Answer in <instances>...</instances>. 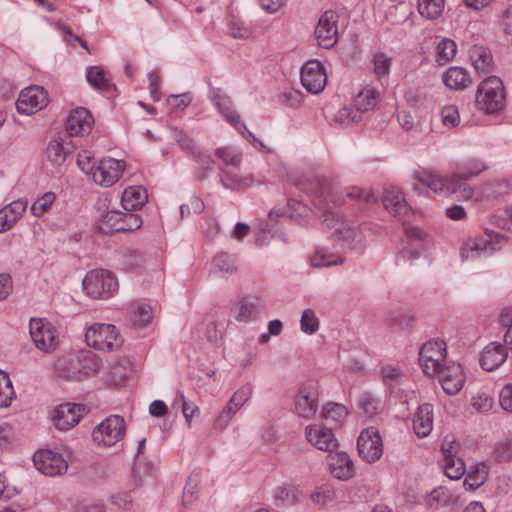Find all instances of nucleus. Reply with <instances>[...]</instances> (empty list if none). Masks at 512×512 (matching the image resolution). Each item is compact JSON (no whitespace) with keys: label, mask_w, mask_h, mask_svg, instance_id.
<instances>
[{"label":"nucleus","mask_w":512,"mask_h":512,"mask_svg":"<svg viewBox=\"0 0 512 512\" xmlns=\"http://www.w3.org/2000/svg\"><path fill=\"white\" fill-rule=\"evenodd\" d=\"M477 107L487 114H495L505 107V91L502 80L496 76L484 79L477 88Z\"/></svg>","instance_id":"obj_1"},{"label":"nucleus","mask_w":512,"mask_h":512,"mask_svg":"<svg viewBox=\"0 0 512 512\" xmlns=\"http://www.w3.org/2000/svg\"><path fill=\"white\" fill-rule=\"evenodd\" d=\"M379 94L376 90L365 88L361 90L355 97L352 106H346L340 109L336 115V122L342 125L350 123H358L362 121L363 114L368 113L376 107Z\"/></svg>","instance_id":"obj_2"},{"label":"nucleus","mask_w":512,"mask_h":512,"mask_svg":"<svg viewBox=\"0 0 512 512\" xmlns=\"http://www.w3.org/2000/svg\"><path fill=\"white\" fill-rule=\"evenodd\" d=\"M85 340L90 347L107 352L113 351L123 344L118 329L112 324H93L87 329Z\"/></svg>","instance_id":"obj_3"},{"label":"nucleus","mask_w":512,"mask_h":512,"mask_svg":"<svg viewBox=\"0 0 512 512\" xmlns=\"http://www.w3.org/2000/svg\"><path fill=\"white\" fill-rule=\"evenodd\" d=\"M505 242L506 239L504 236L494 232H486L483 235L469 238L463 244L460 253L463 259H475L488 256L500 250Z\"/></svg>","instance_id":"obj_4"},{"label":"nucleus","mask_w":512,"mask_h":512,"mask_svg":"<svg viewBox=\"0 0 512 512\" xmlns=\"http://www.w3.org/2000/svg\"><path fill=\"white\" fill-rule=\"evenodd\" d=\"M447 348L443 340H430L423 344L419 353V362L425 374L430 377L444 368L446 360Z\"/></svg>","instance_id":"obj_5"},{"label":"nucleus","mask_w":512,"mask_h":512,"mask_svg":"<svg viewBox=\"0 0 512 512\" xmlns=\"http://www.w3.org/2000/svg\"><path fill=\"white\" fill-rule=\"evenodd\" d=\"M82 284L87 295L93 298H108L118 288L117 280L112 273L104 269L89 271Z\"/></svg>","instance_id":"obj_6"},{"label":"nucleus","mask_w":512,"mask_h":512,"mask_svg":"<svg viewBox=\"0 0 512 512\" xmlns=\"http://www.w3.org/2000/svg\"><path fill=\"white\" fill-rule=\"evenodd\" d=\"M124 419L118 415H111L98 424L92 433L94 442L103 446H113L125 435Z\"/></svg>","instance_id":"obj_7"},{"label":"nucleus","mask_w":512,"mask_h":512,"mask_svg":"<svg viewBox=\"0 0 512 512\" xmlns=\"http://www.w3.org/2000/svg\"><path fill=\"white\" fill-rule=\"evenodd\" d=\"M125 169V161L104 157L96 163L92 178L95 184L101 187H111L120 180Z\"/></svg>","instance_id":"obj_8"},{"label":"nucleus","mask_w":512,"mask_h":512,"mask_svg":"<svg viewBox=\"0 0 512 512\" xmlns=\"http://www.w3.org/2000/svg\"><path fill=\"white\" fill-rule=\"evenodd\" d=\"M319 406V391L315 382L309 381L299 387L294 400L295 413L303 418L312 419Z\"/></svg>","instance_id":"obj_9"},{"label":"nucleus","mask_w":512,"mask_h":512,"mask_svg":"<svg viewBox=\"0 0 512 512\" xmlns=\"http://www.w3.org/2000/svg\"><path fill=\"white\" fill-rule=\"evenodd\" d=\"M215 104L225 119L241 133V135L260 151H268L266 145L259 140L251 131L248 130L245 123L240 120V115L232 109L231 102L227 97L218 96Z\"/></svg>","instance_id":"obj_10"},{"label":"nucleus","mask_w":512,"mask_h":512,"mask_svg":"<svg viewBox=\"0 0 512 512\" xmlns=\"http://www.w3.org/2000/svg\"><path fill=\"white\" fill-rule=\"evenodd\" d=\"M359 456L368 463L380 459L383 453V445L378 430L369 427L361 432L357 439Z\"/></svg>","instance_id":"obj_11"},{"label":"nucleus","mask_w":512,"mask_h":512,"mask_svg":"<svg viewBox=\"0 0 512 512\" xmlns=\"http://www.w3.org/2000/svg\"><path fill=\"white\" fill-rule=\"evenodd\" d=\"M33 462L39 472L50 477L62 475L68 468L63 456L51 450H38L33 456Z\"/></svg>","instance_id":"obj_12"},{"label":"nucleus","mask_w":512,"mask_h":512,"mask_svg":"<svg viewBox=\"0 0 512 512\" xmlns=\"http://www.w3.org/2000/svg\"><path fill=\"white\" fill-rule=\"evenodd\" d=\"M338 15L332 10L325 11L319 18L314 34L318 45L329 49L333 47L338 40Z\"/></svg>","instance_id":"obj_13"},{"label":"nucleus","mask_w":512,"mask_h":512,"mask_svg":"<svg viewBox=\"0 0 512 512\" xmlns=\"http://www.w3.org/2000/svg\"><path fill=\"white\" fill-rule=\"evenodd\" d=\"M321 209H323L324 227L331 230L333 237L342 240L344 244L351 245L356 236L355 229L347 224L330 206L327 205L321 207Z\"/></svg>","instance_id":"obj_14"},{"label":"nucleus","mask_w":512,"mask_h":512,"mask_svg":"<svg viewBox=\"0 0 512 512\" xmlns=\"http://www.w3.org/2000/svg\"><path fill=\"white\" fill-rule=\"evenodd\" d=\"M301 83L312 94L322 92L327 84V74L318 60H309L301 68Z\"/></svg>","instance_id":"obj_15"},{"label":"nucleus","mask_w":512,"mask_h":512,"mask_svg":"<svg viewBox=\"0 0 512 512\" xmlns=\"http://www.w3.org/2000/svg\"><path fill=\"white\" fill-rule=\"evenodd\" d=\"M48 104L47 92L41 86H30L23 89L16 102L20 114L30 115Z\"/></svg>","instance_id":"obj_16"},{"label":"nucleus","mask_w":512,"mask_h":512,"mask_svg":"<svg viewBox=\"0 0 512 512\" xmlns=\"http://www.w3.org/2000/svg\"><path fill=\"white\" fill-rule=\"evenodd\" d=\"M29 329L31 338L39 350L49 353L56 348L55 332L50 323L43 319H31Z\"/></svg>","instance_id":"obj_17"},{"label":"nucleus","mask_w":512,"mask_h":512,"mask_svg":"<svg viewBox=\"0 0 512 512\" xmlns=\"http://www.w3.org/2000/svg\"><path fill=\"white\" fill-rule=\"evenodd\" d=\"M405 234L408 240V245L401 249L398 253L397 261L405 263L417 259L425 248L427 234L420 228L413 226H405Z\"/></svg>","instance_id":"obj_18"},{"label":"nucleus","mask_w":512,"mask_h":512,"mask_svg":"<svg viewBox=\"0 0 512 512\" xmlns=\"http://www.w3.org/2000/svg\"><path fill=\"white\" fill-rule=\"evenodd\" d=\"M436 376L443 390L449 395H456L462 389L465 383V374L459 363L449 361L445 363Z\"/></svg>","instance_id":"obj_19"},{"label":"nucleus","mask_w":512,"mask_h":512,"mask_svg":"<svg viewBox=\"0 0 512 512\" xmlns=\"http://www.w3.org/2000/svg\"><path fill=\"white\" fill-rule=\"evenodd\" d=\"M88 411L84 404L64 403L55 409L53 421L57 429L67 430L75 426Z\"/></svg>","instance_id":"obj_20"},{"label":"nucleus","mask_w":512,"mask_h":512,"mask_svg":"<svg viewBox=\"0 0 512 512\" xmlns=\"http://www.w3.org/2000/svg\"><path fill=\"white\" fill-rule=\"evenodd\" d=\"M305 437L315 448L328 453L334 451L338 446L332 428L326 425L312 424L306 426Z\"/></svg>","instance_id":"obj_21"},{"label":"nucleus","mask_w":512,"mask_h":512,"mask_svg":"<svg viewBox=\"0 0 512 512\" xmlns=\"http://www.w3.org/2000/svg\"><path fill=\"white\" fill-rule=\"evenodd\" d=\"M70 363L79 366V369H66L64 377L70 380H82L84 377L95 375L100 368L96 354L87 351L78 357L70 358Z\"/></svg>","instance_id":"obj_22"},{"label":"nucleus","mask_w":512,"mask_h":512,"mask_svg":"<svg viewBox=\"0 0 512 512\" xmlns=\"http://www.w3.org/2000/svg\"><path fill=\"white\" fill-rule=\"evenodd\" d=\"M94 123L91 113L82 107L72 110L66 120L65 130L70 137L88 134Z\"/></svg>","instance_id":"obj_23"},{"label":"nucleus","mask_w":512,"mask_h":512,"mask_svg":"<svg viewBox=\"0 0 512 512\" xmlns=\"http://www.w3.org/2000/svg\"><path fill=\"white\" fill-rule=\"evenodd\" d=\"M327 462L331 474L339 480H348L355 474L354 464L346 452H329Z\"/></svg>","instance_id":"obj_24"},{"label":"nucleus","mask_w":512,"mask_h":512,"mask_svg":"<svg viewBox=\"0 0 512 512\" xmlns=\"http://www.w3.org/2000/svg\"><path fill=\"white\" fill-rule=\"evenodd\" d=\"M508 352L505 346L492 342L480 354V364L483 369L493 371L507 359Z\"/></svg>","instance_id":"obj_25"},{"label":"nucleus","mask_w":512,"mask_h":512,"mask_svg":"<svg viewBox=\"0 0 512 512\" xmlns=\"http://www.w3.org/2000/svg\"><path fill=\"white\" fill-rule=\"evenodd\" d=\"M433 428V407L425 403L418 407L413 417V429L419 438L428 436Z\"/></svg>","instance_id":"obj_26"},{"label":"nucleus","mask_w":512,"mask_h":512,"mask_svg":"<svg viewBox=\"0 0 512 512\" xmlns=\"http://www.w3.org/2000/svg\"><path fill=\"white\" fill-rule=\"evenodd\" d=\"M383 204L386 210L395 217L402 218L408 212V207L401 191L393 186L386 187L383 193Z\"/></svg>","instance_id":"obj_27"},{"label":"nucleus","mask_w":512,"mask_h":512,"mask_svg":"<svg viewBox=\"0 0 512 512\" xmlns=\"http://www.w3.org/2000/svg\"><path fill=\"white\" fill-rule=\"evenodd\" d=\"M26 206V202L17 200L0 210V232L10 230L21 218L26 210Z\"/></svg>","instance_id":"obj_28"},{"label":"nucleus","mask_w":512,"mask_h":512,"mask_svg":"<svg viewBox=\"0 0 512 512\" xmlns=\"http://www.w3.org/2000/svg\"><path fill=\"white\" fill-rule=\"evenodd\" d=\"M464 175L463 172L456 171L447 179L446 193L454 195L458 200L471 199L474 194L473 188L466 183L469 177H464Z\"/></svg>","instance_id":"obj_29"},{"label":"nucleus","mask_w":512,"mask_h":512,"mask_svg":"<svg viewBox=\"0 0 512 512\" xmlns=\"http://www.w3.org/2000/svg\"><path fill=\"white\" fill-rule=\"evenodd\" d=\"M264 309L259 298H242L238 301L234 308L236 320L240 322H248L255 319Z\"/></svg>","instance_id":"obj_30"},{"label":"nucleus","mask_w":512,"mask_h":512,"mask_svg":"<svg viewBox=\"0 0 512 512\" xmlns=\"http://www.w3.org/2000/svg\"><path fill=\"white\" fill-rule=\"evenodd\" d=\"M219 177L225 189L236 192L244 191L255 183L252 175L239 176L225 169L220 170Z\"/></svg>","instance_id":"obj_31"},{"label":"nucleus","mask_w":512,"mask_h":512,"mask_svg":"<svg viewBox=\"0 0 512 512\" xmlns=\"http://www.w3.org/2000/svg\"><path fill=\"white\" fill-rule=\"evenodd\" d=\"M147 201V192L142 186H130L124 189L121 205L125 211L140 209Z\"/></svg>","instance_id":"obj_32"},{"label":"nucleus","mask_w":512,"mask_h":512,"mask_svg":"<svg viewBox=\"0 0 512 512\" xmlns=\"http://www.w3.org/2000/svg\"><path fill=\"white\" fill-rule=\"evenodd\" d=\"M469 57L474 68L480 73H489L493 70V58L486 47L473 45L469 49Z\"/></svg>","instance_id":"obj_33"},{"label":"nucleus","mask_w":512,"mask_h":512,"mask_svg":"<svg viewBox=\"0 0 512 512\" xmlns=\"http://www.w3.org/2000/svg\"><path fill=\"white\" fill-rule=\"evenodd\" d=\"M443 82L448 88L455 90H463L472 83L469 73L457 66L450 67L443 74Z\"/></svg>","instance_id":"obj_34"},{"label":"nucleus","mask_w":512,"mask_h":512,"mask_svg":"<svg viewBox=\"0 0 512 512\" xmlns=\"http://www.w3.org/2000/svg\"><path fill=\"white\" fill-rule=\"evenodd\" d=\"M348 415L347 408L338 403H327L322 411L321 418L324 425L333 428L334 426L341 425Z\"/></svg>","instance_id":"obj_35"},{"label":"nucleus","mask_w":512,"mask_h":512,"mask_svg":"<svg viewBox=\"0 0 512 512\" xmlns=\"http://www.w3.org/2000/svg\"><path fill=\"white\" fill-rule=\"evenodd\" d=\"M70 153V144L64 143L63 139L60 137L51 140L46 148L48 160L56 166H61Z\"/></svg>","instance_id":"obj_36"},{"label":"nucleus","mask_w":512,"mask_h":512,"mask_svg":"<svg viewBox=\"0 0 512 512\" xmlns=\"http://www.w3.org/2000/svg\"><path fill=\"white\" fill-rule=\"evenodd\" d=\"M86 78L88 83L98 90L110 92L115 88L107 78L106 72L98 66L88 67L86 69Z\"/></svg>","instance_id":"obj_37"},{"label":"nucleus","mask_w":512,"mask_h":512,"mask_svg":"<svg viewBox=\"0 0 512 512\" xmlns=\"http://www.w3.org/2000/svg\"><path fill=\"white\" fill-rule=\"evenodd\" d=\"M415 178L419 184L428 187L434 193L447 192V179H443L431 171L417 172Z\"/></svg>","instance_id":"obj_38"},{"label":"nucleus","mask_w":512,"mask_h":512,"mask_svg":"<svg viewBox=\"0 0 512 512\" xmlns=\"http://www.w3.org/2000/svg\"><path fill=\"white\" fill-rule=\"evenodd\" d=\"M488 469L484 463L476 464L469 471L464 480L466 489L475 490L479 488L487 479Z\"/></svg>","instance_id":"obj_39"},{"label":"nucleus","mask_w":512,"mask_h":512,"mask_svg":"<svg viewBox=\"0 0 512 512\" xmlns=\"http://www.w3.org/2000/svg\"><path fill=\"white\" fill-rule=\"evenodd\" d=\"M445 0H418V11L421 16L434 20L443 12Z\"/></svg>","instance_id":"obj_40"},{"label":"nucleus","mask_w":512,"mask_h":512,"mask_svg":"<svg viewBox=\"0 0 512 512\" xmlns=\"http://www.w3.org/2000/svg\"><path fill=\"white\" fill-rule=\"evenodd\" d=\"M314 267H329L343 263V258L337 254L328 252L326 249L317 250L311 257Z\"/></svg>","instance_id":"obj_41"},{"label":"nucleus","mask_w":512,"mask_h":512,"mask_svg":"<svg viewBox=\"0 0 512 512\" xmlns=\"http://www.w3.org/2000/svg\"><path fill=\"white\" fill-rule=\"evenodd\" d=\"M122 211L119 210H109L106 214L102 215L98 221L97 227L103 233H111L116 232V226L120 225Z\"/></svg>","instance_id":"obj_42"},{"label":"nucleus","mask_w":512,"mask_h":512,"mask_svg":"<svg viewBox=\"0 0 512 512\" xmlns=\"http://www.w3.org/2000/svg\"><path fill=\"white\" fill-rule=\"evenodd\" d=\"M14 397L15 391L8 374L0 370V407H8Z\"/></svg>","instance_id":"obj_43"},{"label":"nucleus","mask_w":512,"mask_h":512,"mask_svg":"<svg viewBox=\"0 0 512 512\" xmlns=\"http://www.w3.org/2000/svg\"><path fill=\"white\" fill-rule=\"evenodd\" d=\"M130 371V362L128 360L117 361L110 367V381L114 385H121L129 376Z\"/></svg>","instance_id":"obj_44"},{"label":"nucleus","mask_w":512,"mask_h":512,"mask_svg":"<svg viewBox=\"0 0 512 512\" xmlns=\"http://www.w3.org/2000/svg\"><path fill=\"white\" fill-rule=\"evenodd\" d=\"M336 498V490L331 485H323L310 496L315 505L325 506Z\"/></svg>","instance_id":"obj_45"},{"label":"nucleus","mask_w":512,"mask_h":512,"mask_svg":"<svg viewBox=\"0 0 512 512\" xmlns=\"http://www.w3.org/2000/svg\"><path fill=\"white\" fill-rule=\"evenodd\" d=\"M55 200L56 194L54 192H46L32 204L30 210L34 216L40 217L49 211Z\"/></svg>","instance_id":"obj_46"},{"label":"nucleus","mask_w":512,"mask_h":512,"mask_svg":"<svg viewBox=\"0 0 512 512\" xmlns=\"http://www.w3.org/2000/svg\"><path fill=\"white\" fill-rule=\"evenodd\" d=\"M274 504L277 507L293 505L296 503L295 493L286 485L278 486L273 492Z\"/></svg>","instance_id":"obj_47"},{"label":"nucleus","mask_w":512,"mask_h":512,"mask_svg":"<svg viewBox=\"0 0 512 512\" xmlns=\"http://www.w3.org/2000/svg\"><path fill=\"white\" fill-rule=\"evenodd\" d=\"M121 218L120 225H115L116 232L133 231L139 229L142 225V219L140 216L132 211L122 212Z\"/></svg>","instance_id":"obj_48"},{"label":"nucleus","mask_w":512,"mask_h":512,"mask_svg":"<svg viewBox=\"0 0 512 512\" xmlns=\"http://www.w3.org/2000/svg\"><path fill=\"white\" fill-rule=\"evenodd\" d=\"M456 54V43L448 38L442 39L437 44V61L446 63L454 58Z\"/></svg>","instance_id":"obj_49"},{"label":"nucleus","mask_w":512,"mask_h":512,"mask_svg":"<svg viewBox=\"0 0 512 512\" xmlns=\"http://www.w3.org/2000/svg\"><path fill=\"white\" fill-rule=\"evenodd\" d=\"M301 331L305 334L312 335L319 329V320L312 309L303 311L300 320Z\"/></svg>","instance_id":"obj_50"},{"label":"nucleus","mask_w":512,"mask_h":512,"mask_svg":"<svg viewBox=\"0 0 512 512\" xmlns=\"http://www.w3.org/2000/svg\"><path fill=\"white\" fill-rule=\"evenodd\" d=\"M200 484V477L198 473H192L186 482V485L184 487L183 491V504L184 505H190L195 499V495L198 492Z\"/></svg>","instance_id":"obj_51"},{"label":"nucleus","mask_w":512,"mask_h":512,"mask_svg":"<svg viewBox=\"0 0 512 512\" xmlns=\"http://www.w3.org/2000/svg\"><path fill=\"white\" fill-rule=\"evenodd\" d=\"M380 402L370 393H363L358 400V405L365 415L372 417L378 413Z\"/></svg>","instance_id":"obj_52"},{"label":"nucleus","mask_w":512,"mask_h":512,"mask_svg":"<svg viewBox=\"0 0 512 512\" xmlns=\"http://www.w3.org/2000/svg\"><path fill=\"white\" fill-rule=\"evenodd\" d=\"M213 264L222 273L233 274L237 270L233 258L227 253H220L215 256Z\"/></svg>","instance_id":"obj_53"},{"label":"nucleus","mask_w":512,"mask_h":512,"mask_svg":"<svg viewBox=\"0 0 512 512\" xmlns=\"http://www.w3.org/2000/svg\"><path fill=\"white\" fill-rule=\"evenodd\" d=\"M488 169V166L482 160L473 159L458 167V171L463 172L464 177H475Z\"/></svg>","instance_id":"obj_54"},{"label":"nucleus","mask_w":512,"mask_h":512,"mask_svg":"<svg viewBox=\"0 0 512 512\" xmlns=\"http://www.w3.org/2000/svg\"><path fill=\"white\" fill-rule=\"evenodd\" d=\"M391 66V58L383 52H378L373 58L374 73L377 77L386 76Z\"/></svg>","instance_id":"obj_55"},{"label":"nucleus","mask_w":512,"mask_h":512,"mask_svg":"<svg viewBox=\"0 0 512 512\" xmlns=\"http://www.w3.org/2000/svg\"><path fill=\"white\" fill-rule=\"evenodd\" d=\"M215 155L221 159L225 165L235 167L240 165V154L235 153V151L230 147H221L216 149Z\"/></svg>","instance_id":"obj_56"},{"label":"nucleus","mask_w":512,"mask_h":512,"mask_svg":"<svg viewBox=\"0 0 512 512\" xmlns=\"http://www.w3.org/2000/svg\"><path fill=\"white\" fill-rule=\"evenodd\" d=\"M304 95L298 90L284 91L279 96V101L282 105H286L292 108L299 107L303 102Z\"/></svg>","instance_id":"obj_57"},{"label":"nucleus","mask_w":512,"mask_h":512,"mask_svg":"<svg viewBox=\"0 0 512 512\" xmlns=\"http://www.w3.org/2000/svg\"><path fill=\"white\" fill-rule=\"evenodd\" d=\"M500 323L506 328L504 341L512 346V307H505L500 314Z\"/></svg>","instance_id":"obj_58"},{"label":"nucleus","mask_w":512,"mask_h":512,"mask_svg":"<svg viewBox=\"0 0 512 512\" xmlns=\"http://www.w3.org/2000/svg\"><path fill=\"white\" fill-rule=\"evenodd\" d=\"M440 115L443 124L447 127H455L459 124V112L458 109L453 105L443 107Z\"/></svg>","instance_id":"obj_59"},{"label":"nucleus","mask_w":512,"mask_h":512,"mask_svg":"<svg viewBox=\"0 0 512 512\" xmlns=\"http://www.w3.org/2000/svg\"><path fill=\"white\" fill-rule=\"evenodd\" d=\"M381 378L387 385L397 382L402 377V371L399 366L385 365L381 368Z\"/></svg>","instance_id":"obj_60"},{"label":"nucleus","mask_w":512,"mask_h":512,"mask_svg":"<svg viewBox=\"0 0 512 512\" xmlns=\"http://www.w3.org/2000/svg\"><path fill=\"white\" fill-rule=\"evenodd\" d=\"M445 474L453 480L460 479L465 473V466L461 459H457V466L453 467V460L444 461Z\"/></svg>","instance_id":"obj_61"},{"label":"nucleus","mask_w":512,"mask_h":512,"mask_svg":"<svg viewBox=\"0 0 512 512\" xmlns=\"http://www.w3.org/2000/svg\"><path fill=\"white\" fill-rule=\"evenodd\" d=\"M193 158L201 167L200 178L204 179L207 176V172L212 170L211 164L214 162L211 157L202 151H193Z\"/></svg>","instance_id":"obj_62"},{"label":"nucleus","mask_w":512,"mask_h":512,"mask_svg":"<svg viewBox=\"0 0 512 512\" xmlns=\"http://www.w3.org/2000/svg\"><path fill=\"white\" fill-rule=\"evenodd\" d=\"M499 403L503 410L512 413V384L503 386L499 393Z\"/></svg>","instance_id":"obj_63"},{"label":"nucleus","mask_w":512,"mask_h":512,"mask_svg":"<svg viewBox=\"0 0 512 512\" xmlns=\"http://www.w3.org/2000/svg\"><path fill=\"white\" fill-rule=\"evenodd\" d=\"M500 26L507 35H512V5L507 6L500 14Z\"/></svg>","instance_id":"obj_64"}]
</instances>
